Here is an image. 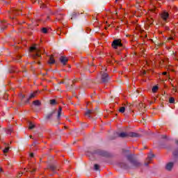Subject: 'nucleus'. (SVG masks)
Listing matches in <instances>:
<instances>
[{"label": "nucleus", "mask_w": 178, "mask_h": 178, "mask_svg": "<svg viewBox=\"0 0 178 178\" xmlns=\"http://www.w3.org/2000/svg\"><path fill=\"white\" fill-rule=\"evenodd\" d=\"M151 12H155V8L150 9Z\"/></svg>", "instance_id": "c85d7f7f"}, {"label": "nucleus", "mask_w": 178, "mask_h": 178, "mask_svg": "<svg viewBox=\"0 0 178 178\" xmlns=\"http://www.w3.org/2000/svg\"><path fill=\"white\" fill-rule=\"evenodd\" d=\"M37 94H38V91H35L33 93H31L29 96V97L27 99V102H29L30 101V99H33V98H35V97H37Z\"/></svg>", "instance_id": "1a4fd4ad"}, {"label": "nucleus", "mask_w": 178, "mask_h": 178, "mask_svg": "<svg viewBox=\"0 0 178 178\" xmlns=\"http://www.w3.org/2000/svg\"><path fill=\"white\" fill-rule=\"evenodd\" d=\"M169 102H170V104H175V98L170 97Z\"/></svg>", "instance_id": "6ab92c4d"}, {"label": "nucleus", "mask_w": 178, "mask_h": 178, "mask_svg": "<svg viewBox=\"0 0 178 178\" xmlns=\"http://www.w3.org/2000/svg\"><path fill=\"white\" fill-rule=\"evenodd\" d=\"M127 159L134 165V166H140V163L133 159V155H129Z\"/></svg>", "instance_id": "20e7f679"}, {"label": "nucleus", "mask_w": 178, "mask_h": 178, "mask_svg": "<svg viewBox=\"0 0 178 178\" xmlns=\"http://www.w3.org/2000/svg\"><path fill=\"white\" fill-rule=\"evenodd\" d=\"M59 16H62V15H60Z\"/></svg>", "instance_id": "58836bf2"}, {"label": "nucleus", "mask_w": 178, "mask_h": 178, "mask_svg": "<svg viewBox=\"0 0 178 178\" xmlns=\"http://www.w3.org/2000/svg\"><path fill=\"white\" fill-rule=\"evenodd\" d=\"M95 170H99V165L98 164H95Z\"/></svg>", "instance_id": "5701e85b"}, {"label": "nucleus", "mask_w": 178, "mask_h": 178, "mask_svg": "<svg viewBox=\"0 0 178 178\" xmlns=\"http://www.w3.org/2000/svg\"><path fill=\"white\" fill-rule=\"evenodd\" d=\"M61 115H62V107H59L58 111V119L60 118Z\"/></svg>", "instance_id": "f8f14e48"}, {"label": "nucleus", "mask_w": 178, "mask_h": 178, "mask_svg": "<svg viewBox=\"0 0 178 178\" xmlns=\"http://www.w3.org/2000/svg\"><path fill=\"white\" fill-rule=\"evenodd\" d=\"M146 74V72H145V71H144V72H143V74Z\"/></svg>", "instance_id": "f704fd0d"}, {"label": "nucleus", "mask_w": 178, "mask_h": 178, "mask_svg": "<svg viewBox=\"0 0 178 178\" xmlns=\"http://www.w3.org/2000/svg\"><path fill=\"white\" fill-rule=\"evenodd\" d=\"M125 111H126V107L124 106H122L119 109V112H120V113H124Z\"/></svg>", "instance_id": "ddd939ff"}, {"label": "nucleus", "mask_w": 178, "mask_h": 178, "mask_svg": "<svg viewBox=\"0 0 178 178\" xmlns=\"http://www.w3.org/2000/svg\"><path fill=\"white\" fill-rule=\"evenodd\" d=\"M18 58H21L20 56H18Z\"/></svg>", "instance_id": "ea45409f"}, {"label": "nucleus", "mask_w": 178, "mask_h": 178, "mask_svg": "<svg viewBox=\"0 0 178 178\" xmlns=\"http://www.w3.org/2000/svg\"><path fill=\"white\" fill-rule=\"evenodd\" d=\"M91 113H92V111H91V110H88V111L86 112L85 115H86V116H88V118H90V115H91Z\"/></svg>", "instance_id": "2eb2a0df"}, {"label": "nucleus", "mask_w": 178, "mask_h": 178, "mask_svg": "<svg viewBox=\"0 0 178 178\" xmlns=\"http://www.w3.org/2000/svg\"><path fill=\"white\" fill-rule=\"evenodd\" d=\"M30 156H31V158H33V157L34 156V154L31 153V154H30Z\"/></svg>", "instance_id": "bb28decb"}, {"label": "nucleus", "mask_w": 178, "mask_h": 178, "mask_svg": "<svg viewBox=\"0 0 178 178\" xmlns=\"http://www.w3.org/2000/svg\"><path fill=\"white\" fill-rule=\"evenodd\" d=\"M175 144H177V145H178V140L175 141Z\"/></svg>", "instance_id": "473e14b6"}, {"label": "nucleus", "mask_w": 178, "mask_h": 178, "mask_svg": "<svg viewBox=\"0 0 178 178\" xmlns=\"http://www.w3.org/2000/svg\"><path fill=\"white\" fill-rule=\"evenodd\" d=\"M22 175H23V173H22V174H19V177H20V176H22Z\"/></svg>", "instance_id": "c9c22d12"}, {"label": "nucleus", "mask_w": 178, "mask_h": 178, "mask_svg": "<svg viewBox=\"0 0 178 178\" xmlns=\"http://www.w3.org/2000/svg\"><path fill=\"white\" fill-rule=\"evenodd\" d=\"M161 17L163 22H168L169 19V13L168 11L164 10L161 13Z\"/></svg>", "instance_id": "7ed1b4c3"}, {"label": "nucleus", "mask_w": 178, "mask_h": 178, "mask_svg": "<svg viewBox=\"0 0 178 178\" xmlns=\"http://www.w3.org/2000/svg\"><path fill=\"white\" fill-rule=\"evenodd\" d=\"M163 76H166L168 74V72H163Z\"/></svg>", "instance_id": "cd10ccee"}, {"label": "nucleus", "mask_w": 178, "mask_h": 178, "mask_svg": "<svg viewBox=\"0 0 178 178\" xmlns=\"http://www.w3.org/2000/svg\"><path fill=\"white\" fill-rule=\"evenodd\" d=\"M30 51H35L37 52L34 56V58H37V56L40 58V56H41V54H40V50L37 49L35 47H31L30 48Z\"/></svg>", "instance_id": "39448f33"}, {"label": "nucleus", "mask_w": 178, "mask_h": 178, "mask_svg": "<svg viewBox=\"0 0 178 178\" xmlns=\"http://www.w3.org/2000/svg\"><path fill=\"white\" fill-rule=\"evenodd\" d=\"M33 104H35L36 106H38L41 104V103L38 100L33 101Z\"/></svg>", "instance_id": "dca6fc26"}, {"label": "nucleus", "mask_w": 178, "mask_h": 178, "mask_svg": "<svg viewBox=\"0 0 178 178\" xmlns=\"http://www.w3.org/2000/svg\"><path fill=\"white\" fill-rule=\"evenodd\" d=\"M35 2H38V3H40V0H35Z\"/></svg>", "instance_id": "2f4dec72"}, {"label": "nucleus", "mask_w": 178, "mask_h": 178, "mask_svg": "<svg viewBox=\"0 0 178 178\" xmlns=\"http://www.w3.org/2000/svg\"><path fill=\"white\" fill-rule=\"evenodd\" d=\"M172 168H173V163H168L165 166L167 170H172Z\"/></svg>", "instance_id": "9b49d317"}, {"label": "nucleus", "mask_w": 178, "mask_h": 178, "mask_svg": "<svg viewBox=\"0 0 178 178\" xmlns=\"http://www.w3.org/2000/svg\"><path fill=\"white\" fill-rule=\"evenodd\" d=\"M118 137H121L122 138L128 137H140V135L134 132H121L120 134H118Z\"/></svg>", "instance_id": "f257e3e1"}, {"label": "nucleus", "mask_w": 178, "mask_h": 178, "mask_svg": "<svg viewBox=\"0 0 178 178\" xmlns=\"http://www.w3.org/2000/svg\"><path fill=\"white\" fill-rule=\"evenodd\" d=\"M69 60V59L67 58V57L62 56L60 58V61L61 62V63H63V65H66V63Z\"/></svg>", "instance_id": "6e6552de"}, {"label": "nucleus", "mask_w": 178, "mask_h": 178, "mask_svg": "<svg viewBox=\"0 0 178 178\" xmlns=\"http://www.w3.org/2000/svg\"><path fill=\"white\" fill-rule=\"evenodd\" d=\"M173 40V38H171V37L168 38V40Z\"/></svg>", "instance_id": "7c9ffc66"}, {"label": "nucleus", "mask_w": 178, "mask_h": 178, "mask_svg": "<svg viewBox=\"0 0 178 178\" xmlns=\"http://www.w3.org/2000/svg\"><path fill=\"white\" fill-rule=\"evenodd\" d=\"M35 169H32V168H28V170H26V172H35Z\"/></svg>", "instance_id": "b1692460"}, {"label": "nucleus", "mask_w": 178, "mask_h": 178, "mask_svg": "<svg viewBox=\"0 0 178 178\" xmlns=\"http://www.w3.org/2000/svg\"><path fill=\"white\" fill-rule=\"evenodd\" d=\"M3 154H8V152H9V147H6L3 150Z\"/></svg>", "instance_id": "a211bd4d"}, {"label": "nucleus", "mask_w": 178, "mask_h": 178, "mask_svg": "<svg viewBox=\"0 0 178 178\" xmlns=\"http://www.w3.org/2000/svg\"><path fill=\"white\" fill-rule=\"evenodd\" d=\"M164 138H166V136H164Z\"/></svg>", "instance_id": "e433bc0d"}, {"label": "nucleus", "mask_w": 178, "mask_h": 178, "mask_svg": "<svg viewBox=\"0 0 178 178\" xmlns=\"http://www.w3.org/2000/svg\"><path fill=\"white\" fill-rule=\"evenodd\" d=\"M116 1H118V0H115Z\"/></svg>", "instance_id": "a19ab883"}, {"label": "nucleus", "mask_w": 178, "mask_h": 178, "mask_svg": "<svg viewBox=\"0 0 178 178\" xmlns=\"http://www.w3.org/2000/svg\"><path fill=\"white\" fill-rule=\"evenodd\" d=\"M34 127H35V125H34V124H33L32 123H30V124H29V129H30L31 130V129H34Z\"/></svg>", "instance_id": "4be33fe9"}, {"label": "nucleus", "mask_w": 178, "mask_h": 178, "mask_svg": "<svg viewBox=\"0 0 178 178\" xmlns=\"http://www.w3.org/2000/svg\"><path fill=\"white\" fill-rule=\"evenodd\" d=\"M97 154H99V155H102V156H105V155H106V153L102 151L97 152Z\"/></svg>", "instance_id": "f3484780"}, {"label": "nucleus", "mask_w": 178, "mask_h": 178, "mask_svg": "<svg viewBox=\"0 0 178 178\" xmlns=\"http://www.w3.org/2000/svg\"><path fill=\"white\" fill-rule=\"evenodd\" d=\"M51 105H55L56 104V101L55 99L50 100Z\"/></svg>", "instance_id": "412c9836"}, {"label": "nucleus", "mask_w": 178, "mask_h": 178, "mask_svg": "<svg viewBox=\"0 0 178 178\" xmlns=\"http://www.w3.org/2000/svg\"><path fill=\"white\" fill-rule=\"evenodd\" d=\"M172 92H176V91H177V89H176L175 88V86H172Z\"/></svg>", "instance_id": "393cba45"}, {"label": "nucleus", "mask_w": 178, "mask_h": 178, "mask_svg": "<svg viewBox=\"0 0 178 178\" xmlns=\"http://www.w3.org/2000/svg\"><path fill=\"white\" fill-rule=\"evenodd\" d=\"M42 32L44 33V34H47V33H48V29H47V28H42Z\"/></svg>", "instance_id": "aec40b11"}, {"label": "nucleus", "mask_w": 178, "mask_h": 178, "mask_svg": "<svg viewBox=\"0 0 178 178\" xmlns=\"http://www.w3.org/2000/svg\"><path fill=\"white\" fill-rule=\"evenodd\" d=\"M159 88L158 87V86H153V88L152 89V92H156V91H158Z\"/></svg>", "instance_id": "4468645a"}, {"label": "nucleus", "mask_w": 178, "mask_h": 178, "mask_svg": "<svg viewBox=\"0 0 178 178\" xmlns=\"http://www.w3.org/2000/svg\"><path fill=\"white\" fill-rule=\"evenodd\" d=\"M111 47L114 49H118V48L120 47H123V44L122 43V40L120 39L114 40L111 44Z\"/></svg>", "instance_id": "f03ea898"}, {"label": "nucleus", "mask_w": 178, "mask_h": 178, "mask_svg": "<svg viewBox=\"0 0 178 178\" xmlns=\"http://www.w3.org/2000/svg\"><path fill=\"white\" fill-rule=\"evenodd\" d=\"M154 156L152 154H150L148 155L147 158L146 159L145 163V166H148V164L151 163V161H152V158H154Z\"/></svg>", "instance_id": "423d86ee"}, {"label": "nucleus", "mask_w": 178, "mask_h": 178, "mask_svg": "<svg viewBox=\"0 0 178 178\" xmlns=\"http://www.w3.org/2000/svg\"><path fill=\"white\" fill-rule=\"evenodd\" d=\"M108 75L107 73L102 74V80L103 83H106L108 81Z\"/></svg>", "instance_id": "0eeeda50"}, {"label": "nucleus", "mask_w": 178, "mask_h": 178, "mask_svg": "<svg viewBox=\"0 0 178 178\" xmlns=\"http://www.w3.org/2000/svg\"><path fill=\"white\" fill-rule=\"evenodd\" d=\"M1 172H2V168H0V173H1Z\"/></svg>", "instance_id": "72a5a7b5"}, {"label": "nucleus", "mask_w": 178, "mask_h": 178, "mask_svg": "<svg viewBox=\"0 0 178 178\" xmlns=\"http://www.w3.org/2000/svg\"><path fill=\"white\" fill-rule=\"evenodd\" d=\"M19 97H20V98H22V99H23V98H25V97H26V96H25L24 95H23V94H19Z\"/></svg>", "instance_id": "a878e982"}, {"label": "nucleus", "mask_w": 178, "mask_h": 178, "mask_svg": "<svg viewBox=\"0 0 178 178\" xmlns=\"http://www.w3.org/2000/svg\"><path fill=\"white\" fill-rule=\"evenodd\" d=\"M173 154H174V155H175V156L178 155V153H177V152H174Z\"/></svg>", "instance_id": "c756f323"}, {"label": "nucleus", "mask_w": 178, "mask_h": 178, "mask_svg": "<svg viewBox=\"0 0 178 178\" xmlns=\"http://www.w3.org/2000/svg\"><path fill=\"white\" fill-rule=\"evenodd\" d=\"M38 65H40V62H38Z\"/></svg>", "instance_id": "4c0bfd02"}, {"label": "nucleus", "mask_w": 178, "mask_h": 178, "mask_svg": "<svg viewBox=\"0 0 178 178\" xmlns=\"http://www.w3.org/2000/svg\"><path fill=\"white\" fill-rule=\"evenodd\" d=\"M49 63V65H54V63H55V58H54V55L50 56Z\"/></svg>", "instance_id": "9d476101"}]
</instances>
